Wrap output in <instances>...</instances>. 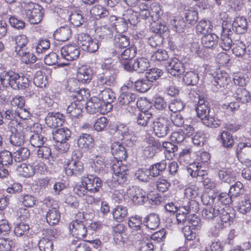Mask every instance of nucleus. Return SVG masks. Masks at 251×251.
Instances as JSON below:
<instances>
[{
  "mask_svg": "<svg viewBox=\"0 0 251 251\" xmlns=\"http://www.w3.org/2000/svg\"><path fill=\"white\" fill-rule=\"evenodd\" d=\"M15 52L21 57V60L26 64L34 63L36 57L30 52L28 49V40L25 35H19L15 38Z\"/></svg>",
  "mask_w": 251,
  "mask_h": 251,
  "instance_id": "f257e3e1",
  "label": "nucleus"
},
{
  "mask_svg": "<svg viewBox=\"0 0 251 251\" xmlns=\"http://www.w3.org/2000/svg\"><path fill=\"white\" fill-rule=\"evenodd\" d=\"M77 217L79 218V219L73 221L69 224V228L73 236L78 239H83L88 233L86 221L85 220L83 213H78Z\"/></svg>",
  "mask_w": 251,
  "mask_h": 251,
  "instance_id": "f03ea898",
  "label": "nucleus"
},
{
  "mask_svg": "<svg viewBox=\"0 0 251 251\" xmlns=\"http://www.w3.org/2000/svg\"><path fill=\"white\" fill-rule=\"evenodd\" d=\"M196 111L198 117L202 121L203 124L212 128H217L221 125L220 121L215 119L211 113L209 103L204 105L197 106Z\"/></svg>",
  "mask_w": 251,
  "mask_h": 251,
  "instance_id": "7ed1b4c3",
  "label": "nucleus"
},
{
  "mask_svg": "<svg viewBox=\"0 0 251 251\" xmlns=\"http://www.w3.org/2000/svg\"><path fill=\"white\" fill-rule=\"evenodd\" d=\"M233 81L235 86L232 89L233 97L242 103L249 102L251 100V96L249 92L243 87L246 84L245 79L243 77L235 76Z\"/></svg>",
  "mask_w": 251,
  "mask_h": 251,
  "instance_id": "20e7f679",
  "label": "nucleus"
},
{
  "mask_svg": "<svg viewBox=\"0 0 251 251\" xmlns=\"http://www.w3.org/2000/svg\"><path fill=\"white\" fill-rule=\"evenodd\" d=\"M136 100V95L130 92H124L118 98L117 105L127 110L129 113H134L139 107L138 100Z\"/></svg>",
  "mask_w": 251,
  "mask_h": 251,
  "instance_id": "39448f33",
  "label": "nucleus"
},
{
  "mask_svg": "<svg viewBox=\"0 0 251 251\" xmlns=\"http://www.w3.org/2000/svg\"><path fill=\"white\" fill-rule=\"evenodd\" d=\"M152 124L153 132L158 137H164L170 132L171 123L167 117H158Z\"/></svg>",
  "mask_w": 251,
  "mask_h": 251,
  "instance_id": "423d86ee",
  "label": "nucleus"
},
{
  "mask_svg": "<svg viewBox=\"0 0 251 251\" xmlns=\"http://www.w3.org/2000/svg\"><path fill=\"white\" fill-rule=\"evenodd\" d=\"M122 65L124 69L128 72L136 71L143 73L148 70L150 62L147 58L141 57L135 59L133 63L131 61H126L122 62Z\"/></svg>",
  "mask_w": 251,
  "mask_h": 251,
  "instance_id": "0eeeda50",
  "label": "nucleus"
},
{
  "mask_svg": "<svg viewBox=\"0 0 251 251\" xmlns=\"http://www.w3.org/2000/svg\"><path fill=\"white\" fill-rule=\"evenodd\" d=\"M222 27L223 32L221 35L219 45L223 50L226 51L231 49L235 34L231 30L230 25H225L223 23Z\"/></svg>",
  "mask_w": 251,
  "mask_h": 251,
  "instance_id": "6e6552de",
  "label": "nucleus"
},
{
  "mask_svg": "<svg viewBox=\"0 0 251 251\" xmlns=\"http://www.w3.org/2000/svg\"><path fill=\"white\" fill-rule=\"evenodd\" d=\"M29 8H25V12L26 17L31 24H37L39 23L43 18L44 13L43 8L38 5L35 6L33 2L28 4Z\"/></svg>",
  "mask_w": 251,
  "mask_h": 251,
  "instance_id": "1a4fd4ad",
  "label": "nucleus"
},
{
  "mask_svg": "<svg viewBox=\"0 0 251 251\" xmlns=\"http://www.w3.org/2000/svg\"><path fill=\"white\" fill-rule=\"evenodd\" d=\"M78 44L82 50L91 53L96 51L99 48L98 41L85 33H81L78 35Z\"/></svg>",
  "mask_w": 251,
  "mask_h": 251,
  "instance_id": "9d476101",
  "label": "nucleus"
},
{
  "mask_svg": "<svg viewBox=\"0 0 251 251\" xmlns=\"http://www.w3.org/2000/svg\"><path fill=\"white\" fill-rule=\"evenodd\" d=\"M236 156L240 161L251 162V142L239 143L236 147Z\"/></svg>",
  "mask_w": 251,
  "mask_h": 251,
  "instance_id": "9b49d317",
  "label": "nucleus"
},
{
  "mask_svg": "<svg viewBox=\"0 0 251 251\" xmlns=\"http://www.w3.org/2000/svg\"><path fill=\"white\" fill-rule=\"evenodd\" d=\"M168 73L173 76H179L185 72L184 64L177 58L170 59L166 65Z\"/></svg>",
  "mask_w": 251,
  "mask_h": 251,
  "instance_id": "f8f14e48",
  "label": "nucleus"
},
{
  "mask_svg": "<svg viewBox=\"0 0 251 251\" xmlns=\"http://www.w3.org/2000/svg\"><path fill=\"white\" fill-rule=\"evenodd\" d=\"M83 182L87 185L88 192L90 193L98 192L101 188L102 181L96 176L90 175L84 176Z\"/></svg>",
  "mask_w": 251,
  "mask_h": 251,
  "instance_id": "ddd939ff",
  "label": "nucleus"
},
{
  "mask_svg": "<svg viewBox=\"0 0 251 251\" xmlns=\"http://www.w3.org/2000/svg\"><path fill=\"white\" fill-rule=\"evenodd\" d=\"M21 76L19 74L11 71H3L0 75V80L3 86L8 85L11 88H16V83Z\"/></svg>",
  "mask_w": 251,
  "mask_h": 251,
  "instance_id": "4468645a",
  "label": "nucleus"
},
{
  "mask_svg": "<svg viewBox=\"0 0 251 251\" xmlns=\"http://www.w3.org/2000/svg\"><path fill=\"white\" fill-rule=\"evenodd\" d=\"M62 57L67 61L76 60L80 55L79 48L75 45H67L63 47L60 50Z\"/></svg>",
  "mask_w": 251,
  "mask_h": 251,
  "instance_id": "2eb2a0df",
  "label": "nucleus"
},
{
  "mask_svg": "<svg viewBox=\"0 0 251 251\" xmlns=\"http://www.w3.org/2000/svg\"><path fill=\"white\" fill-rule=\"evenodd\" d=\"M45 122L48 126L55 128L63 125L64 116L59 112H49L46 117Z\"/></svg>",
  "mask_w": 251,
  "mask_h": 251,
  "instance_id": "dca6fc26",
  "label": "nucleus"
},
{
  "mask_svg": "<svg viewBox=\"0 0 251 251\" xmlns=\"http://www.w3.org/2000/svg\"><path fill=\"white\" fill-rule=\"evenodd\" d=\"M64 169L68 176H78L80 175L84 170L82 162H65Z\"/></svg>",
  "mask_w": 251,
  "mask_h": 251,
  "instance_id": "f3484780",
  "label": "nucleus"
},
{
  "mask_svg": "<svg viewBox=\"0 0 251 251\" xmlns=\"http://www.w3.org/2000/svg\"><path fill=\"white\" fill-rule=\"evenodd\" d=\"M230 80L228 75L226 73H217L212 80V89L214 91H217L221 87H224L228 84Z\"/></svg>",
  "mask_w": 251,
  "mask_h": 251,
  "instance_id": "a211bd4d",
  "label": "nucleus"
},
{
  "mask_svg": "<svg viewBox=\"0 0 251 251\" xmlns=\"http://www.w3.org/2000/svg\"><path fill=\"white\" fill-rule=\"evenodd\" d=\"M231 26V30L237 34H243L248 30V22L247 19L243 16L236 17Z\"/></svg>",
  "mask_w": 251,
  "mask_h": 251,
  "instance_id": "6ab92c4d",
  "label": "nucleus"
},
{
  "mask_svg": "<svg viewBox=\"0 0 251 251\" xmlns=\"http://www.w3.org/2000/svg\"><path fill=\"white\" fill-rule=\"evenodd\" d=\"M104 106L99 97H93L86 103V109L90 114L101 113Z\"/></svg>",
  "mask_w": 251,
  "mask_h": 251,
  "instance_id": "aec40b11",
  "label": "nucleus"
},
{
  "mask_svg": "<svg viewBox=\"0 0 251 251\" xmlns=\"http://www.w3.org/2000/svg\"><path fill=\"white\" fill-rule=\"evenodd\" d=\"M129 194L131 195L132 201L135 204L142 205L148 201L146 192L139 188L133 187L129 190Z\"/></svg>",
  "mask_w": 251,
  "mask_h": 251,
  "instance_id": "412c9836",
  "label": "nucleus"
},
{
  "mask_svg": "<svg viewBox=\"0 0 251 251\" xmlns=\"http://www.w3.org/2000/svg\"><path fill=\"white\" fill-rule=\"evenodd\" d=\"M52 137L55 142L57 143H65L71 137V130L67 128H61L53 131Z\"/></svg>",
  "mask_w": 251,
  "mask_h": 251,
  "instance_id": "4be33fe9",
  "label": "nucleus"
},
{
  "mask_svg": "<svg viewBox=\"0 0 251 251\" xmlns=\"http://www.w3.org/2000/svg\"><path fill=\"white\" fill-rule=\"evenodd\" d=\"M93 72L90 67L83 66L78 68L77 73L78 81L83 83H88L92 79Z\"/></svg>",
  "mask_w": 251,
  "mask_h": 251,
  "instance_id": "5701e85b",
  "label": "nucleus"
},
{
  "mask_svg": "<svg viewBox=\"0 0 251 251\" xmlns=\"http://www.w3.org/2000/svg\"><path fill=\"white\" fill-rule=\"evenodd\" d=\"M199 162L190 164L187 167L188 173L193 177H199L201 181L208 175L206 172L201 169L202 167Z\"/></svg>",
  "mask_w": 251,
  "mask_h": 251,
  "instance_id": "b1692460",
  "label": "nucleus"
},
{
  "mask_svg": "<svg viewBox=\"0 0 251 251\" xmlns=\"http://www.w3.org/2000/svg\"><path fill=\"white\" fill-rule=\"evenodd\" d=\"M218 208L219 209L218 216H220L223 224L230 222L235 218L234 211L228 206L220 205Z\"/></svg>",
  "mask_w": 251,
  "mask_h": 251,
  "instance_id": "393cba45",
  "label": "nucleus"
},
{
  "mask_svg": "<svg viewBox=\"0 0 251 251\" xmlns=\"http://www.w3.org/2000/svg\"><path fill=\"white\" fill-rule=\"evenodd\" d=\"M14 159L16 162H21L27 159L30 155L29 149L26 147H20L12 149Z\"/></svg>",
  "mask_w": 251,
  "mask_h": 251,
  "instance_id": "a878e982",
  "label": "nucleus"
},
{
  "mask_svg": "<svg viewBox=\"0 0 251 251\" xmlns=\"http://www.w3.org/2000/svg\"><path fill=\"white\" fill-rule=\"evenodd\" d=\"M111 152L114 158L125 160L127 157V150L120 142H114L111 145Z\"/></svg>",
  "mask_w": 251,
  "mask_h": 251,
  "instance_id": "bb28decb",
  "label": "nucleus"
},
{
  "mask_svg": "<svg viewBox=\"0 0 251 251\" xmlns=\"http://www.w3.org/2000/svg\"><path fill=\"white\" fill-rule=\"evenodd\" d=\"M77 144L80 148L88 150L93 147L94 141L90 134L82 133L78 137Z\"/></svg>",
  "mask_w": 251,
  "mask_h": 251,
  "instance_id": "cd10ccee",
  "label": "nucleus"
},
{
  "mask_svg": "<svg viewBox=\"0 0 251 251\" xmlns=\"http://www.w3.org/2000/svg\"><path fill=\"white\" fill-rule=\"evenodd\" d=\"M134 114L137 115V124L143 126H147L149 121L153 117V115L150 111L148 110H145L144 112L140 111L139 107L137 109L136 111H134Z\"/></svg>",
  "mask_w": 251,
  "mask_h": 251,
  "instance_id": "c85d7f7f",
  "label": "nucleus"
},
{
  "mask_svg": "<svg viewBox=\"0 0 251 251\" xmlns=\"http://www.w3.org/2000/svg\"><path fill=\"white\" fill-rule=\"evenodd\" d=\"M9 139L10 143L13 146V149L21 147L25 143L24 133L16 129H14V131H12Z\"/></svg>",
  "mask_w": 251,
  "mask_h": 251,
  "instance_id": "c756f323",
  "label": "nucleus"
},
{
  "mask_svg": "<svg viewBox=\"0 0 251 251\" xmlns=\"http://www.w3.org/2000/svg\"><path fill=\"white\" fill-rule=\"evenodd\" d=\"M72 30L70 26L65 25L61 26L54 32V36L57 40L64 42L70 39L72 36Z\"/></svg>",
  "mask_w": 251,
  "mask_h": 251,
  "instance_id": "7c9ffc66",
  "label": "nucleus"
},
{
  "mask_svg": "<svg viewBox=\"0 0 251 251\" xmlns=\"http://www.w3.org/2000/svg\"><path fill=\"white\" fill-rule=\"evenodd\" d=\"M143 224L147 228L155 229L160 224L159 216L155 213H151L144 219Z\"/></svg>",
  "mask_w": 251,
  "mask_h": 251,
  "instance_id": "2f4dec72",
  "label": "nucleus"
},
{
  "mask_svg": "<svg viewBox=\"0 0 251 251\" xmlns=\"http://www.w3.org/2000/svg\"><path fill=\"white\" fill-rule=\"evenodd\" d=\"M114 46L116 53L129 45L130 42L128 37L122 34H117L114 38Z\"/></svg>",
  "mask_w": 251,
  "mask_h": 251,
  "instance_id": "473e14b6",
  "label": "nucleus"
},
{
  "mask_svg": "<svg viewBox=\"0 0 251 251\" xmlns=\"http://www.w3.org/2000/svg\"><path fill=\"white\" fill-rule=\"evenodd\" d=\"M99 97L102 101L104 105L106 103L110 104L114 101L116 98L115 93L109 88L105 89L101 91L99 95Z\"/></svg>",
  "mask_w": 251,
  "mask_h": 251,
  "instance_id": "72a5a7b5",
  "label": "nucleus"
},
{
  "mask_svg": "<svg viewBox=\"0 0 251 251\" xmlns=\"http://www.w3.org/2000/svg\"><path fill=\"white\" fill-rule=\"evenodd\" d=\"M167 162L163 160L159 162L151 165L149 169L151 173V177H157L160 176L166 169Z\"/></svg>",
  "mask_w": 251,
  "mask_h": 251,
  "instance_id": "f704fd0d",
  "label": "nucleus"
},
{
  "mask_svg": "<svg viewBox=\"0 0 251 251\" xmlns=\"http://www.w3.org/2000/svg\"><path fill=\"white\" fill-rule=\"evenodd\" d=\"M219 178L223 182L230 183L234 181L235 174L231 168H223L218 172Z\"/></svg>",
  "mask_w": 251,
  "mask_h": 251,
  "instance_id": "c9c22d12",
  "label": "nucleus"
},
{
  "mask_svg": "<svg viewBox=\"0 0 251 251\" xmlns=\"http://www.w3.org/2000/svg\"><path fill=\"white\" fill-rule=\"evenodd\" d=\"M83 105L79 102L72 103L67 109V113L69 116L72 118H78L82 112Z\"/></svg>",
  "mask_w": 251,
  "mask_h": 251,
  "instance_id": "e433bc0d",
  "label": "nucleus"
},
{
  "mask_svg": "<svg viewBox=\"0 0 251 251\" xmlns=\"http://www.w3.org/2000/svg\"><path fill=\"white\" fill-rule=\"evenodd\" d=\"M219 205H217V202H215L212 206H207L204 208L201 213L203 218L210 220L218 216L219 214V209L218 207Z\"/></svg>",
  "mask_w": 251,
  "mask_h": 251,
  "instance_id": "4c0bfd02",
  "label": "nucleus"
},
{
  "mask_svg": "<svg viewBox=\"0 0 251 251\" xmlns=\"http://www.w3.org/2000/svg\"><path fill=\"white\" fill-rule=\"evenodd\" d=\"M112 215L116 221L121 222L128 215L127 208L123 205H118L113 210Z\"/></svg>",
  "mask_w": 251,
  "mask_h": 251,
  "instance_id": "58836bf2",
  "label": "nucleus"
},
{
  "mask_svg": "<svg viewBox=\"0 0 251 251\" xmlns=\"http://www.w3.org/2000/svg\"><path fill=\"white\" fill-rule=\"evenodd\" d=\"M118 57L123 61L121 63L126 61H131L130 60L135 57L136 54V49L134 46L129 47L123 51L120 50L116 53Z\"/></svg>",
  "mask_w": 251,
  "mask_h": 251,
  "instance_id": "ea45409f",
  "label": "nucleus"
},
{
  "mask_svg": "<svg viewBox=\"0 0 251 251\" xmlns=\"http://www.w3.org/2000/svg\"><path fill=\"white\" fill-rule=\"evenodd\" d=\"M218 36L214 33L206 34L201 38V44L206 48H213L217 45Z\"/></svg>",
  "mask_w": 251,
  "mask_h": 251,
  "instance_id": "a19ab883",
  "label": "nucleus"
},
{
  "mask_svg": "<svg viewBox=\"0 0 251 251\" xmlns=\"http://www.w3.org/2000/svg\"><path fill=\"white\" fill-rule=\"evenodd\" d=\"M60 212L55 208H52L47 213L46 221L50 226H54L57 224L60 221Z\"/></svg>",
  "mask_w": 251,
  "mask_h": 251,
  "instance_id": "79ce46f5",
  "label": "nucleus"
},
{
  "mask_svg": "<svg viewBox=\"0 0 251 251\" xmlns=\"http://www.w3.org/2000/svg\"><path fill=\"white\" fill-rule=\"evenodd\" d=\"M162 149L164 150L166 157L171 160L175 156L178 147L171 142H164L162 143Z\"/></svg>",
  "mask_w": 251,
  "mask_h": 251,
  "instance_id": "37998d69",
  "label": "nucleus"
},
{
  "mask_svg": "<svg viewBox=\"0 0 251 251\" xmlns=\"http://www.w3.org/2000/svg\"><path fill=\"white\" fill-rule=\"evenodd\" d=\"M117 132L122 136L121 140L124 142L129 141V143H127L128 146H131L133 144V142L131 141V134L126 126L124 125H119L117 127Z\"/></svg>",
  "mask_w": 251,
  "mask_h": 251,
  "instance_id": "c03bdc74",
  "label": "nucleus"
},
{
  "mask_svg": "<svg viewBox=\"0 0 251 251\" xmlns=\"http://www.w3.org/2000/svg\"><path fill=\"white\" fill-rule=\"evenodd\" d=\"M152 85V83L146 77L135 81V89L137 91L141 93L148 91Z\"/></svg>",
  "mask_w": 251,
  "mask_h": 251,
  "instance_id": "a18cd8bd",
  "label": "nucleus"
},
{
  "mask_svg": "<svg viewBox=\"0 0 251 251\" xmlns=\"http://www.w3.org/2000/svg\"><path fill=\"white\" fill-rule=\"evenodd\" d=\"M229 195L234 200L236 198L240 197L244 193L243 184L240 181L236 182L230 186L229 190Z\"/></svg>",
  "mask_w": 251,
  "mask_h": 251,
  "instance_id": "49530a36",
  "label": "nucleus"
},
{
  "mask_svg": "<svg viewBox=\"0 0 251 251\" xmlns=\"http://www.w3.org/2000/svg\"><path fill=\"white\" fill-rule=\"evenodd\" d=\"M142 217L139 215L131 216L128 221L129 227L133 230H138L144 226Z\"/></svg>",
  "mask_w": 251,
  "mask_h": 251,
  "instance_id": "de8ad7c7",
  "label": "nucleus"
},
{
  "mask_svg": "<svg viewBox=\"0 0 251 251\" xmlns=\"http://www.w3.org/2000/svg\"><path fill=\"white\" fill-rule=\"evenodd\" d=\"M90 12L97 19L104 18L109 15L108 11L100 5H96L93 6Z\"/></svg>",
  "mask_w": 251,
  "mask_h": 251,
  "instance_id": "09e8293b",
  "label": "nucleus"
},
{
  "mask_svg": "<svg viewBox=\"0 0 251 251\" xmlns=\"http://www.w3.org/2000/svg\"><path fill=\"white\" fill-rule=\"evenodd\" d=\"M170 23L173 26V29L177 32L183 31L186 23L181 17H176L171 20Z\"/></svg>",
  "mask_w": 251,
  "mask_h": 251,
  "instance_id": "8fccbe9b",
  "label": "nucleus"
},
{
  "mask_svg": "<svg viewBox=\"0 0 251 251\" xmlns=\"http://www.w3.org/2000/svg\"><path fill=\"white\" fill-rule=\"evenodd\" d=\"M182 208L190 215H195V213L199 210V203L194 200H191Z\"/></svg>",
  "mask_w": 251,
  "mask_h": 251,
  "instance_id": "3c124183",
  "label": "nucleus"
},
{
  "mask_svg": "<svg viewBox=\"0 0 251 251\" xmlns=\"http://www.w3.org/2000/svg\"><path fill=\"white\" fill-rule=\"evenodd\" d=\"M198 74L192 71L186 72L183 77V81L187 85H195L198 83Z\"/></svg>",
  "mask_w": 251,
  "mask_h": 251,
  "instance_id": "603ef678",
  "label": "nucleus"
},
{
  "mask_svg": "<svg viewBox=\"0 0 251 251\" xmlns=\"http://www.w3.org/2000/svg\"><path fill=\"white\" fill-rule=\"evenodd\" d=\"M146 73V77L151 83L157 80L163 74V71L157 68H154L147 70Z\"/></svg>",
  "mask_w": 251,
  "mask_h": 251,
  "instance_id": "864d4df0",
  "label": "nucleus"
},
{
  "mask_svg": "<svg viewBox=\"0 0 251 251\" xmlns=\"http://www.w3.org/2000/svg\"><path fill=\"white\" fill-rule=\"evenodd\" d=\"M251 209V202L248 196H245L238 203V210L240 213L246 214Z\"/></svg>",
  "mask_w": 251,
  "mask_h": 251,
  "instance_id": "5fc2aeb1",
  "label": "nucleus"
},
{
  "mask_svg": "<svg viewBox=\"0 0 251 251\" xmlns=\"http://www.w3.org/2000/svg\"><path fill=\"white\" fill-rule=\"evenodd\" d=\"M14 159L13 152L4 150L0 152V163L3 165L8 166L13 163Z\"/></svg>",
  "mask_w": 251,
  "mask_h": 251,
  "instance_id": "6e6d98bb",
  "label": "nucleus"
},
{
  "mask_svg": "<svg viewBox=\"0 0 251 251\" xmlns=\"http://www.w3.org/2000/svg\"><path fill=\"white\" fill-rule=\"evenodd\" d=\"M126 227L123 224H118L112 227V235L114 240L120 241L122 239V234L125 232Z\"/></svg>",
  "mask_w": 251,
  "mask_h": 251,
  "instance_id": "4d7b16f0",
  "label": "nucleus"
},
{
  "mask_svg": "<svg viewBox=\"0 0 251 251\" xmlns=\"http://www.w3.org/2000/svg\"><path fill=\"white\" fill-rule=\"evenodd\" d=\"M221 139L223 145L226 148H231L234 145L232 135L228 131H224L221 134Z\"/></svg>",
  "mask_w": 251,
  "mask_h": 251,
  "instance_id": "13d9d810",
  "label": "nucleus"
},
{
  "mask_svg": "<svg viewBox=\"0 0 251 251\" xmlns=\"http://www.w3.org/2000/svg\"><path fill=\"white\" fill-rule=\"evenodd\" d=\"M211 23L209 21L201 20L196 26V32L198 34H206L211 30Z\"/></svg>",
  "mask_w": 251,
  "mask_h": 251,
  "instance_id": "bf43d9fd",
  "label": "nucleus"
},
{
  "mask_svg": "<svg viewBox=\"0 0 251 251\" xmlns=\"http://www.w3.org/2000/svg\"><path fill=\"white\" fill-rule=\"evenodd\" d=\"M234 200L229 195V193H221L220 194L215 202H217V205H219L220 202L222 205L227 206L233 201Z\"/></svg>",
  "mask_w": 251,
  "mask_h": 251,
  "instance_id": "052dcab7",
  "label": "nucleus"
},
{
  "mask_svg": "<svg viewBox=\"0 0 251 251\" xmlns=\"http://www.w3.org/2000/svg\"><path fill=\"white\" fill-rule=\"evenodd\" d=\"M45 139H46L42 135L34 133L30 138V143L33 147L39 148L43 145Z\"/></svg>",
  "mask_w": 251,
  "mask_h": 251,
  "instance_id": "680f3d73",
  "label": "nucleus"
},
{
  "mask_svg": "<svg viewBox=\"0 0 251 251\" xmlns=\"http://www.w3.org/2000/svg\"><path fill=\"white\" fill-rule=\"evenodd\" d=\"M53 242L51 240L43 237L38 242V247L40 251H52Z\"/></svg>",
  "mask_w": 251,
  "mask_h": 251,
  "instance_id": "e2e57ef3",
  "label": "nucleus"
},
{
  "mask_svg": "<svg viewBox=\"0 0 251 251\" xmlns=\"http://www.w3.org/2000/svg\"><path fill=\"white\" fill-rule=\"evenodd\" d=\"M135 176L140 181L148 182L151 176L149 169L141 168L135 173Z\"/></svg>",
  "mask_w": 251,
  "mask_h": 251,
  "instance_id": "0e129e2a",
  "label": "nucleus"
},
{
  "mask_svg": "<svg viewBox=\"0 0 251 251\" xmlns=\"http://www.w3.org/2000/svg\"><path fill=\"white\" fill-rule=\"evenodd\" d=\"M29 229V225L26 223L21 222L15 227L14 233L17 236H25Z\"/></svg>",
  "mask_w": 251,
  "mask_h": 251,
  "instance_id": "69168bd1",
  "label": "nucleus"
},
{
  "mask_svg": "<svg viewBox=\"0 0 251 251\" xmlns=\"http://www.w3.org/2000/svg\"><path fill=\"white\" fill-rule=\"evenodd\" d=\"M19 171L22 175L25 177H29L35 174V170L31 165H27L26 164H22L19 167Z\"/></svg>",
  "mask_w": 251,
  "mask_h": 251,
  "instance_id": "338daca9",
  "label": "nucleus"
},
{
  "mask_svg": "<svg viewBox=\"0 0 251 251\" xmlns=\"http://www.w3.org/2000/svg\"><path fill=\"white\" fill-rule=\"evenodd\" d=\"M115 29L118 33H123L128 29V23L125 18H119L117 21L114 23Z\"/></svg>",
  "mask_w": 251,
  "mask_h": 251,
  "instance_id": "774afa93",
  "label": "nucleus"
}]
</instances>
